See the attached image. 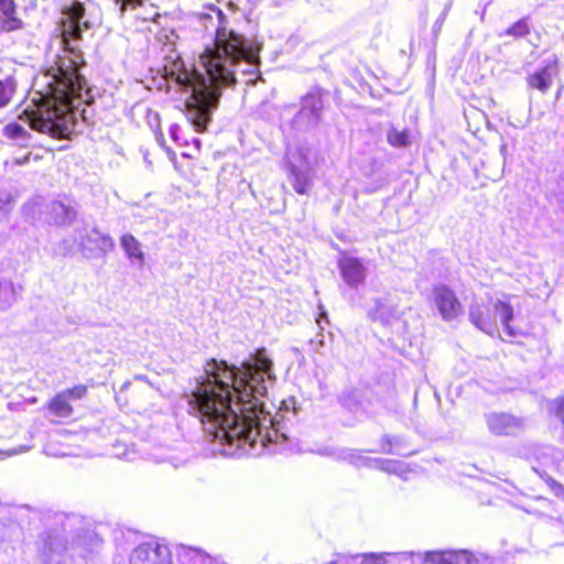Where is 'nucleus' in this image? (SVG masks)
<instances>
[{
  "label": "nucleus",
  "mask_w": 564,
  "mask_h": 564,
  "mask_svg": "<svg viewBox=\"0 0 564 564\" xmlns=\"http://www.w3.org/2000/svg\"><path fill=\"white\" fill-rule=\"evenodd\" d=\"M177 129H178V127H177V126H173V127L171 128V131H170L171 137H172L175 141L177 140V137H176V130H177Z\"/></svg>",
  "instance_id": "nucleus-34"
},
{
  "label": "nucleus",
  "mask_w": 564,
  "mask_h": 564,
  "mask_svg": "<svg viewBox=\"0 0 564 564\" xmlns=\"http://www.w3.org/2000/svg\"><path fill=\"white\" fill-rule=\"evenodd\" d=\"M557 415L560 416V419L562 420V422L564 424V398L558 403Z\"/></svg>",
  "instance_id": "nucleus-31"
},
{
  "label": "nucleus",
  "mask_w": 564,
  "mask_h": 564,
  "mask_svg": "<svg viewBox=\"0 0 564 564\" xmlns=\"http://www.w3.org/2000/svg\"><path fill=\"white\" fill-rule=\"evenodd\" d=\"M401 463L395 460H384L380 463V468L389 473H397Z\"/></svg>",
  "instance_id": "nucleus-26"
},
{
  "label": "nucleus",
  "mask_w": 564,
  "mask_h": 564,
  "mask_svg": "<svg viewBox=\"0 0 564 564\" xmlns=\"http://www.w3.org/2000/svg\"><path fill=\"white\" fill-rule=\"evenodd\" d=\"M66 542L57 530H51L41 535L39 547L42 564H65Z\"/></svg>",
  "instance_id": "nucleus-6"
},
{
  "label": "nucleus",
  "mask_w": 564,
  "mask_h": 564,
  "mask_svg": "<svg viewBox=\"0 0 564 564\" xmlns=\"http://www.w3.org/2000/svg\"><path fill=\"white\" fill-rule=\"evenodd\" d=\"M250 75H257L259 76V70L258 69H251L248 72Z\"/></svg>",
  "instance_id": "nucleus-36"
},
{
  "label": "nucleus",
  "mask_w": 564,
  "mask_h": 564,
  "mask_svg": "<svg viewBox=\"0 0 564 564\" xmlns=\"http://www.w3.org/2000/svg\"><path fill=\"white\" fill-rule=\"evenodd\" d=\"M130 564H171L170 551L158 542L143 543L133 550Z\"/></svg>",
  "instance_id": "nucleus-8"
},
{
  "label": "nucleus",
  "mask_w": 564,
  "mask_h": 564,
  "mask_svg": "<svg viewBox=\"0 0 564 564\" xmlns=\"http://www.w3.org/2000/svg\"><path fill=\"white\" fill-rule=\"evenodd\" d=\"M558 72L560 61L554 56L547 64L527 76V85L531 89L545 94L553 86L554 77L558 75Z\"/></svg>",
  "instance_id": "nucleus-11"
},
{
  "label": "nucleus",
  "mask_w": 564,
  "mask_h": 564,
  "mask_svg": "<svg viewBox=\"0 0 564 564\" xmlns=\"http://www.w3.org/2000/svg\"><path fill=\"white\" fill-rule=\"evenodd\" d=\"M62 393H65V398H67L69 401L70 400H79L86 395L87 387L83 386V384L75 386L70 389H66V390L62 391Z\"/></svg>",
  "instance_id": "nucleus-24"
},
{
  "label": "nucleus",
  "mask_w": 564,
  "mask_h": 564,
  "mask_svg": "<svg viewBox=\"0 0 564 564\" xmlns=\"http://www.w3.org/2000/svg\"><path fill=\"white\" fill-rule=\"evenodd\" d=\"M13 284H0V302L3 303V308L11 305L13 299H9L8 295L14 294Z\"/></svg>",
  "instance_id": "nucleus-25"
},
{
  "label": "nucleus",
  "mask_w": 564,
  "mask_h": 564,
  "mask_svg": "<svg viewBox=\"0 0 564 564\" xmlns=\"http://www.w3.org/2000/svg\"><path fill=\"white\" fill-rule=\"evenodd\" d=\"M90 0H70L62 9L59 31L63 50L48 64L44 76L46 86L34 91L31 102L19 119L41 133L54 139H68L75 126L73 100L83 99L88 87L80 69L85 66L84 54L78 45L83 29H90L86 7Z\"/></svg>",
  "instance_id": "nucleus-2"
},
{
  "label": "nucleus",
  "mask_w": 564,
  "mask_h": 564,
  "mask_svg": "<svg viewBox=\"0 0 564 564\" xmlns=\"http://www.w3.org/2000/svg\"><path fill=\"white\" fill-rule=\"evenodd\" d=\"M63 531H64V532H67V531H68V530H67V527H66L65 524H63Z\"/></svg>",
  "instance_id": "nucleus-39"
},
{
  "label": "nucleus",
  "mask_w": 564,
  "mask_h": 564,
  "mask_svg": "<svg viewBox=\"0 0 564 564\" xmlns=\"http://www.w3.org/2000/svg\"><path fill=\"white\" fill-rule=\"evenodd\" d=\"M2 133L6 138L11 140H25L30 137L29 132L17 122L6 124Z\"/></svg>",
  "instance_id": "nucleus-22"
},
{
  "label": "nucleus",
  "mask_w": 564,
  "mask_h": 564,
  "mask_svg": "<svg viewBox=\"0 0 564 564\" xmlns=\"http://www.w3.org/2000/svg\"><path fill=\"white\" fill-rule=\"evenodd\" d=\"M267 437L269 441H272L271 434L269 432H267Z\"/></svg>",
  "instance_id": "nucleus-38"
},
{
  "label": "nucleus",
  "mask_w": 564,
  "mask_h": 564,
  "mask_svg": "<svg viewBox=\"0 0 564 564\" xmlns=\"http://www.w3.org/2000/svg\"><path fill=\"white\" fill-rule=\"evenodd\" d=\"M327 319V314L325 311H323L321 314H319V317L316 319V323L318 324V326L321 327V329H324V327L322 326V319ZM326 323H328V321H326Z\"/></svg>",
  "instance_id": "nucleus-32"
},
{
  "label": "nucleus",
  "mask_w": 564,
  "mask_h": 564,
  "mask_svg": "<svg viewBox=\"0 0 564 564\" xmlns=\"http://www.w3.org/2000/svg\"><path fill=\"white\" fill-rule=\"evenodd\" d=\"M116 2L120 3L121 11L123 12L128 4H131V6L139 4L140 0H116Z\"/></svg>",
  "instance_id": "nucleus-30"
},
{
  "label": "nucleus",
  "mask_w": 564,
  "mask_h": 564,
  "mask_svg": "<svg viewBox=\"0 0 564 564\" xmlns=\"http://www.w3.org/2000/svg\"><path fill=\"white\" fill-rule=\"evenodd\" d=\"M361 564H384L382 557L369 555L364 558Z\"/></svg>",
  "instance_id": "nucleus-29"
},
{
  "label": "nucleus",
  "mask_w": 564,
  "mask_h": 564,
  "mask_svg": "<svg viewBox=\"0 0 564 564\" xmlns=\"http://www.w3.org/2000/svg\"><path fill=\"white\" fill-rule=\"evenodd\" d=\"M260 51L261 44L247 45L242 34L218 26L214 46L207 47L199 56L207 77L196 69L175 74L174 80L180 90L191 94L186 99L187 118L197 132L207 130L221 95L220 88L236 84L235 66L241 61L259 65Z\"/></svg>",
  "instance_id": "nucleus-3"
},
{
  "label": "nucleus",
  "mask_w": 564,
  "mask_h": 564,
  "mask_svg": "<svg viewBox=\"0 0 564 564\" xmlns=\"http://www.w3.org/2000/svg\"><path fill=\"white\" fill-rule=\"evenodd\" d=\"M311 345L316 352H321L322 348L325 346L324 335L321 333L316 338L311 339Z\"/></svg>",
  "instance_id": "nucleus-28"
},
{
  "label": "nucleus",
  "mask_w": 564,
  "mask_h": 564,
  "mask_svg": "<svg viewBox=\"0 0 564 564\" xmlns=\"http://www.w3.org/2000/svg\"><path fill=\"white\" fill-rule=\"evenodd\" d=\"M310 187V180L304 176L300 171L296 169L293 170V188L294 191L300 194L304 195L307 193Z\"/></svg>",
  "instance_id": "nucleus-23"
},
{
  "label": "nucleus",
  "mask_w": 564,
  "mask_h": 564,
  "mask_svg": "<svg viewBox=\"0 0 564 564\" xmlns=\"http://www.w3.org/2000/svg\"><path fill=\"white\" fill-rule=\"evenodd\" d=\"M486 423L490 433L495 435H514L523 427L522 420L505 412H490L486 414Z\"/></svg>",
  "instance_id": "nucleus-9"
},
{
  "label": "nucleus",
  "mask_w": 564,
  "mask_h": 564,
  "mask_svg": "<svg viewBox=\"0 0 564 564\" xmlns=\"http://www.w3.org/2000/svg\"><path fill=\"white\" fill-rule=\"evenodd\" d=\"M274 380L273 362L262 348L239 367L210 359L205 375L184 398L209 441H219L225 455H236L246 444L253 447L262 430L268 429L265 423H273L263 398L268 382Z\"/></svg>",
  "instance_id": "nucleus-1"
},
{
  "label": "nucleus",
  "mask_w": 564,
  "mask_h": 564,
  "mask_svg": "<svg viewBox=\"0 0 564 564\" xmlns=\"http://www.w3.org/2000/svg\"><path fill=\"white\" fill-rule=\"evenodd\" d=\"M411 557L416 556L426 564H479L478 560L468 551H432L426 552L422 557L421 554H410Z\"/></svg>",
  "instance_id": "nucleus-10"
},
{
  "label": "nucleus",
  "mask_w": 564,
  "mask_h": 564,
  "mask_svg": "<svg viewBox=\"0 0 564 564\" xmlns=\"http://www.w3.org/2000/svg\"><path fill=\"white\" fill-rule=\"evenodd\" d=\"M31 447L30 446H20L19 448H14L11 454H20V453H24L26 451H29Z\"/></svg>",
  "instance_id": "nucleus-33"
},
{
  "label": "nucleus",
  "mask_w": 564,
  "mask_h": 564,
  "mask_svg": "<svg viewBox=\"0 0 564 564\" xmlns=\"http://www.w3.org/2000/svg\"><path fill=\"white\" fill-rule=\"evenodd\" d=\"M433 296L435 306L444 321H454L463 313L460 302L446 284L435 286Z\"/></svg>",
  "instance_id": "nucleus-7"
},
{
  "label": "nucleus",
  "mask_w": 564,
  "mask_h": 564,
  "mask_svg": "<svg viewBox=\"0 0 564 564\" xmlns=\"http://www.w3.org/2000/svg\"><path fill=\"white\" fill-rule=\"evenodd\" d=\"M51 219L57 226L69 224L76 216L72 207L65 206L59 202H55L51 207Z\"/></svg>",
  "instance_id": "nucleus-15"
},
{
  "label": "nucleus",
  "mask_w": 564,
  "mask_h": 564,
  "mask_svg": "<svg viewBox=\"0 0 564 564\" xmlns=\"http://www.w3.org/2000/svg\"><path fill=\"white\" fill-rule=\"evenodd\" d=\"M344 460L355 465V466H364V465H378L379 463L375 459L366 457L361 454V452L357 449H345L340 454Z\"/></svg>",
  "instance_id": "nucleus-20"
},
{
  "label": "nucleus",
  "mask_w": 564,
  "mask_h": 564,
  "mask_svg": "<svg viewBox=\"0 0 564 564\" xmlns=\"http://www.w3.org/2000/svg\"><path fill=\"white\" fill-rule=\"evenodd\" d=\"M490 306L473 302L469 307V321L480 330L488 335H494L499 319L503 326V332L509 338H514L518 332L511 326L513 318L512 306L505 299L490 300Z\"/></svg>",
  "instance_id": "nucleus-4"
},
{
  "label": "nucleus",
  "mask_w": 564,
  "mask_h": 564,
  "mask_svg": "<svg viewBox=\"0 0 564 564\" xmlns=\"http://www.w3.org/2000/svg\"><path fill=\"white\" fill-rule=\"evenodd\" d=\"M218 17H219L221 20H224L225 15H224L223 11H220V10L218 11Z\"/></svg>",
  "instance_id": "nucleus-37"
},
{
  "label": "nucleus",
  "mask_w": 564,
  "mask_h": 564,
  "mask_svg": "<svg viewBox=\"0 0 564 564\" xmlns=\"http://www.w3.org/2000/svg\"><path fill=\"white\" fill-rule=\"evenodd\" d=\"M387 141L392 148H405L411 144L410 131L390 128L387 133Z\"/></svg>",
  "instance_id": "nucleus-19"
},
{
  "label": "nucleus",
  "mask_w": 564,
  "mask_h": 564,
  "mask_svg": "<svg viewBox=\"0 0 564 564\" xmlns=\"http://www.w3.org/2000/svg\"><path fill=\"white\" fill-rule=\"evenodd\" d=\"M48 411L58 417H69L73 413V408L69 400L65 398V393L59 392L48 403Z\"/></svg>",
  "instance_id": "nucleus-17"
},
{
  "label": "nucleus",
  "mask_w": 564,
  "mask_h": 564,
  "mask_svg": "<svg viewBox=\"0 0 564 564\" xmlns=\"http://www.w3.org/2000/svg\"><path fill=\"white\" fill-rule=\"evenodd\" d=\"M24 23L18 12L14 0H0V33H10L23 29Z\"/></svg>",
  "instance_id": "nucleus-12"
},
{
  "label": "nucleus",
  "mask_w": 564,
  "mask_h": 564,
  "mask_svg": "<svg viewBox=\"0 0 564 564\" xmlns=\"http://www.w3.org/2000/svg\"><path fill=\"white\" fill-rule=\"evenodd\" d=\"M113 241L98 230H91L82 238V248L90 254L106 253L112 249Z\"/></svg>",
  "instance_id": "nucleus-14"
},
{
  "label": "nucleus",
  "mask_w": 564,
  "mask_h": 564,
  "mask_svg": "<svg viewBox=\"0 0 564 564\" xmlns=\"http://www.w3.org/2000/svg\"><path fill=\"white\" fill-rule=\"evenodd\" d=\"M327 93L322 88H314L301 98V107L295 113L293 121L307 128L315 127L322 119L325 109V96Z\"/></svg>",
  "instance_id": "nucleus-5"
},
{
  "label": "nucleus",
  "mask_w": 564,
  "mask_h": 564,
  "mask_svg": "<svg viewBox=\"0 0 564 564\" xmlns=\"http://www.w3.org/2000/svg\"><path fill=\"white\" fill-rule=\"evenodd\" d=\"M343 278L347 282H360L365 278V267L362 262L354 257H350L346 251L340 252L338 260Z\"/></svg>",
  "instance_id": "nucleus-13"
},
{
  "label": "nucleus",
  "mask_w": 564,
  "mask_h": 564,
  "mask_svg": "<svg viewBox=\"0 0 564 564\" xmlns=\"http://www.w3.org/2000/svg\"><path fill=\"white\" fill-rule=\"evenodd\" d=\"M121 246L124 249L127 256L130 259L143 262L144 256L141 249V243L130 234H126L121 237Z\"/></svg>",
  "instance_id": "nucleus-18"
},
{
  "label": "nucleus",
  "mask_w": 564,
  "mask_h": 564,
  "mask_svg": "<svg viewBox=\"0 0 564 564\" xmlns=\"http://www.w3.org/2000/svg\"><path fill=\"white\" fill-rule=\"evenodd\" d=\"M550 487L557 498H562L564 500V486L562 484L552 479V481L550 482Z\"/></svg>",
  "instance_id": "nucleus-27"
},
{
  "label": "nucleus",
  "mask_w": 564,
  "mask_h": 564,
  "mask_svg": "<svg viewBox=\"0 0 564 564\" xmlns=\"http://www.w3.org/2000/svg\"><path fill=\"white\" fill-rule=\"evenodd\" d=\"M17 79L13 74L0 77V108L8 106L17 93Z\"/></svg>",
  "instance_id": "nucleus-16"
},
{
  "label": "nucleus",
  "mask_w": 564,
  "mask_h": 564,
  "mask_svg": "<svg viewBox=\"0 0 564 564\" xmlns=\"http://www.w3.org/2000/svg\"><path fill=\"white\" fill-rule=\"evenodd\" d=\"M530 33V24L529 18H521L511 24L506 31L505 34L512 36L514 39H521L527 36Z\"/></svg>",
  "instance_id": "nucleus-21"
},
{
  "label": "nucleus",
  "mask_w": 564,
  "mask_h": 564,
  "mask_svg": "<svg viewBox=\"0 0 564 564\" xmlns=\"http://www.w3.org/2000/svg\"><path fill=\"white\" fill-rule=\"evenodd\" d=\"M10 202H11L10 199H7V200L4 202V205H3V206H0V209H2L4 213H8V212H9V208H7V205H9V204H10Z\"/></svg>",
  "instance_id": "nucleus-35"
}]
</instances>
